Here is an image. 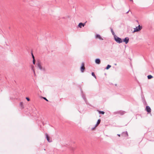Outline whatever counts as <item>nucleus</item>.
Instances as JSON below:
<instances>
[{
	"label": "nucleus",
	"instance_id": "1",
	"mask_svg": "<svg viewBox=\"0 0 154 154\" xmlns=\"http://www.w3.org/2000/svg\"><path fill=\"white\" fill-rule=\"evenodd\" d=\"M115 40L118 43H121L122 42L121 39L117 36H114Z\"/></svg>",
	"mask_w": 154,
	"mask_h": 154
},
{
	"label": "nucleus",
	"instance_id": "2",
	"mask_svg": "<svg viewBox=\"0 0 154 154\" xmlns=\"http://www.w3.org/2000/svg\"><path fill=\"white\" fill-rule=\"evenodd\" d=\"M141 29L140 26L139 25L137 27L135 28H134V32L139 31Z\"/></svg>",
	"mask_w": 154,
	"mask_h": 154
},
{
	"label": "nucleus",
	"instance_id": "3",
	"mask_svg": "<svg viewBox=\"0 0 154 154\" xmlns=\"http://www.w3.org/2000/svg\"><path fill=\"white\" fill-rule=\"evenodd\" d=\"M45 134L46 137L47 138V141L49 142H51L52 141L50 139V138L48 136V134L47 133H46Z\"/></svg>",
	"mask_w": 154,
	"mask_h": 154
},
{
	"label": "nucleus",
	"instance_id": "4",
	"mask_svg": "<svg viewBox=\"0 0 154 154\" xmlns=\"http://www.w3.org/2000/svg\"><path fill=\"white\" fill-rule=\"evenodd\" d=\"M85 69V68L84 67V64L83 63H82V65L81 66V71L82 72H83L84 71Z\"/></svg>",
	"mask_w": 154,
	"mask_h": 154
},
{
	"label": "nucleus",
	"instance_id": "5",
	"mask_svg": "<svg viewBox=\"0 0 154 154\" xmlns=\"http://www.w3.org/2000/svg\"><path fill=\"white\" fill-rule=\"evenodd\" d=\"M129 38L128 37H126L123 40V42H125L126 44H127L129 41Z\"/></svg>",
	"mask_w": 154,
	"mask_h": 154
},
{
	"label": "nucleus",
	"instance_id": "6",
	"mask_svg": "<svg viewBox=\"0 0 154 154\" xmlns=\"http://www.w3.org/2000/svg\"><path fill=\"white\" fill-rule=\"evenodd\" d=\"M146 109L148 112H149L151 111V109L150 107L148 106H147L146 107Z\"/></svg>",
	"mask_w": 154,
	"mask_h": 154
},
{
	"label": "nucleus",
	"instance_id": "7",
	"mask_svg": "<svg viewBox=\"0 0 154 154\" xmlns=\"http://www.w3.org/2000/svg\"><path fill=\"white\" fill-rule=\"evenodd\" d=\"M100 119L98 120V121L97 122L96 124L95 125V127L94 128H93L92 129V130H94V129L95 128H96V127L97 126H98V125L100 123Z\"/></svg>",
	"mask_w": 154,
	"mask_h": 154
},
{
	"label": "nucleus",
	"instance_id": "8",
	"mask_svg": "<svg viewBox=\"0 0 154 154\" xmlns=\"http://www.w3.org/2000/svg\"><path fill=\"white\" fill-rule=\"evenodd\" d=\"M85 25V23H79L78 26L79 27L81 28H82V26L84 27Z\"/></svg>",
	"mask_w": 154,
	"mask_h": 154
},
{
	"label": "nucleus",
	"instance_id": "9",
	"mask_svg": "<svg viewBox=\"0 0 154 154\" xmlns=\"http://www.w3.org/2000/svg\"><path fill=\"white\" fill-rule=\"evenodd\" d=\"M95 37L96 38H98L100 40H103V38H102L101 37V36L98 34L96 35Z\"/></svg>",
	"mask_w": 154,
	"mask_h": 154
},
{
	"label": "nucleus",
	"instance_id": "10",
	"mask_svg": "<svg viewBox=\"0 0 154 154\" xmlns=\"http://www.w3.org/2000/svg\"><path fill=\"white\" fill-rule=\"evenodd\" d=\"M37 66L39 68V69L41 70L42 69V68L41 66V63L40 62H38L37 63Z\"/></svg>",
	"mask_w": 154,
	"mask_h": 154
},
{
	"label": "nucleus",
	"instance_id": "11",
	"mask_svg": "<svg viewBox=\"0 0 154 154\" xmlns=\"http://www.w3.org/2000/svg\"><path fill=\"white\" fill-rule=\"evenodd\" d=\"M100 60L99 59H97L95 60L96 63L99 64L100 63Z\"/></svg>",
	"mask_w": 154,
	"mask_h": 154
},
{
	"label": "nucleus",
	"instance_id": "12",
	"mask_svg": "<svg viewBox=\"0 0 154 154\" xmlns=\"http://www.w3.org/2000/svg\"><path fill=\"white\" fill-rule=\"evenodd\" d=\"M147 78H148V79H150L152 78L153 76L152 75H149L147 76Z\"/></svg>",
	"mask_w": 154,
	"mask_h": 154
},
{
	"label": "nucleus",
	"instance_id": "13",
	"mask_svg": "<svg viewBox=\"0 0 154 154\" xmlns=\"http://www.w3.org/2000/svg\"><path fill=\"white\" fill-rule=\"evenodd\" d=\"M92 75L93 76L95 79L96 78V76L95 75V74H94V72H92Z\"/></svg>",
	"mask_w": 154,
	"mask_h": 154
},
{
	"label": "nucleus",
	"instance_id": "14",
	"mask_svg": "<svg viewBox=\"0 0 154 154\" xmlns=\"http://www.w3.org/2000/svg\"><path fill=\"white\" fill-rule=\"evenodd\" d=\"M111 67V66L109 65H108L106 67V69H108L110 67Z\"/></svg>",
	"mask_w": 154,
	"mask_h": 154
},
{
	"label": "nucleus",
	"instance_id": "15",
	"mask_svg": "<svg viewBox=\"0 0 154 154\" xmlns=\"http://www.w3.org/2000/svg\"><path fill=\"white\" fill-rule=\"evenodd\" d=\"M99 113H101V114H103L104 113V112H103V111H100L99 112Z\"/></svg>",
	"mask_w": 154,
	"mask_h": 154
},
{
	"label": "nucleus",
	"instance_id": "16",
	"mask_svg": "<svg viewBox=\"0 0 154 154\" xmlns=\"http://www.w3.org/2000/svg\"><path fill=\"white\" fill-rule=\"evenodd\" d=\"M26 99L28 101H29L30 100V99L28 97H26Z\"/></svg>",
	"mask_w": 154,
	"mask_h": 154
},
{
	"label": "nucleus",
	"instance_id": "17",
	"mask_svg": "<svg viewBox=\"0 0 154 154\" xmlns=\"http://www.w3.org/2000/svg\"><path fill=\"white\" fill-rule=\"evenodd\" d=\"M33 64H35V59H33Z\"/></svg>",
	"mask_w": 154,
	"mask_h": 154
},
{
	"label": "nucleus",
	"instance_id": "18",
	"mask_svg": "<svg viewBox=\"0 0 154 154\" xmlns=\"http://www.w3.org/2000/svg\"><path fill=\"white\" fill-rule=\"evenodd\" d=\"M43 98L45 100H46L47 101H48V100L45 98V97H43Z\"/></svg>",
	"mask_w": 154,
	"mask_h": 154
},
{
	"label": "nucleus",
	"instance_id": "19",
	"mask_svg": "<svg viewBox=\"0 0 154 154\" xmlns=\"http://www.w3.org/2000/svg\"><path fill=\"white\" fill-rule=\"evenodd\" d=\"M111 32H112V34H114V32H113V30H112V29H111Z\"/></svg>",
	"mask_w": 154,
	"mask_h": 154
},
{
	"label": "nucleus",
	"instance_id": "20",
	"mask_svg": "<svg viewBox=\"0 0 154 154\" xmlns=\"http://www.w3.org/2000/svg\"><path fill=\"white\" fill-rule=\"evenodd\" d=\"M32 57L33 59H34V57L33 54H32Z\"/></svg>",
	"mask_w": 154,
	"mask_h": 154
},
{
	"label": "nucleus",
	"instance_id": "21",
	"mask_svg": "<svg viewBox=\"0 0 154 154\" xmlns=\"http://www.w3.org/2000/svg\"><path fill=\"white\" fill-rule=\"evenodd\" d=\"M33 72L34 73V74H35V71L33 69Z\"/></svg>",
	"mask_w": 154,
	"mask_h": 154
},
{
	"label": "nucleus",
	"instance_id": "22",
	"mask_svg": "<svg viewBox=\"0 0 154 154\" xmlns=\"http://www.w3.org/2000/svg\"><path fill=\"white\" fill-rule=\"evenodd\" d=\"M23 102H20V104H23Z\"/></svg>",
	"mask_w": 154,
	"mask_h": 154
},
{
	"label": "nucleus",
	"instance_id": "23",
	"mask_svg": "<svg viewBox=\"0 0 154 154\" xmlns=\"http://www.w3.org/2000/svg\"><path fill=\"white\" fill-rule=\"evenodd\" d=\"M118 135L119 136V137L120 136V134H118Z\"/></svg>",
	"mask_w": 154,
	"mask_h": 154
},
{
	"label": "nucleus",
	"instance_id": "24",
	"mask_svg": "<svg viewBox=\"0 0 154 154\" xmlns=\"http://www.w3.org/2000/svg\"><path fill=\"white\" fill-rule=\"evenodd\" d=\"M130 0L131 1L133 2V0Z\"/></svg>",
	"mask_w": 154,
	"mask_h": 154
},
{
	"label": "nucleus",
	"instance_id": "25",
	"mask_svg": "<svg viewBox=\"0 0 154 154\" xmlns=\"http://www.w3.org/2000/svg\"><path fill=\"white\" fill-rule=\"evenodd\" d=\"M128 12H127V13H128Z\"/></svg>",
	"mask_w": 154,
	"mask_h": 154
}]
</instances>
